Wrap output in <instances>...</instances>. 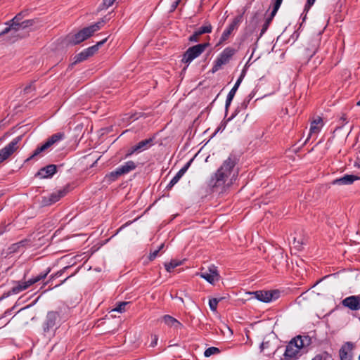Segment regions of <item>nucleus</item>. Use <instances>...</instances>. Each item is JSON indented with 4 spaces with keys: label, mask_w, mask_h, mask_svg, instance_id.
<instances>
[{
    "label": "nucleus",
    "mask_w": 360,
    "mask_h": 360,
    "mask_svg": "<svg viewBox=\"0 0 360 360\" xmlns=\"http://www.w3.org/2000/svg\"><path fill=\"white\" fill-rule=\"evenodd\" d=\"M360 177L353 174H345L342 177L336 179L333 181V184L338 185H349L352 184L355 180L359 179Z\"/></svg>",
    "instance_id": "nucleus-20"
},
{
    "label": "nucleus",
    "mask_w": 360,
    "mask_h": 360,
    "mask_svg": "<svg viewBox=\"0 0 360 360\" xmlns=\"http://www.w3.org/2000/svg\"><path fill=\"white\" fill-rule=\"evenodd\" d=\"M220 352V350L219 348L215 347H210L205 349L204 352V355L206 357H209L213 354H219Z\"/></svg>",
    "instance_id": "nucleus-33"
},
{
    "label": "nucleus",
    "mask_w": 360,
    "mask_h": 360,
    "mask_svg": "<svg viewBox=\"0 0 360 360\" xmlns=\"http://www.w3.org/2000/svg\"><path fill=\"white\" fill-rule=\"evenodd\" d=\"M179 2H180V0H176L175 1L173 2V4H172V8H171L172 11H174L176 8Z\"/></svg>",
    "instance_id": "nucleus-48"
},
{
    "label": "nucleus",
    "mask_w": 360,
    "mask_h": 360,
    "mask_svg": "<svg viewBox=\"0 0 360 360\" xmlns=\"http://www.w3.org/2000/svg\"><path fill=\"white\" fill-rule=\"evenodd\" d=\"M316 0H307V4L305 5V10L306 9H309L311 6H312L314 5V4L315 3Z\"/></svg>",
    "instance_id": "nucleus-46"
},
{
    "label": "nucleus",
    "mask_w": 360,
    "mask_h": 360,
    "mask_svg": "<svg viewBox=\"0 0 360 360\" xmlns=\"http://www.w3.org/2000/svg\"><path fill=\"white\" fill-rule=\"evenodd\" d=\"M238 159L235 155L230 154L229 156L224 160L221 165L211 176L208 186L210 188H224L226 185L229 186L233 183V180L237 176L238 172L235 167L238 163Z\"/></svg>",
    "instance_id": "nucleus-1"
},
{
    "label": "nucleus",
    "mask_w": 360,
    "mask_h": 360,
    "mask_svg": "<svg viewBox=\"0 0 360 360\" xmlns=\"http://www.w3.org/2000/svg\"><path fill=\"white\" fill-rule=\"evenodd\" d=\"M115 0H103V4L105 8H108L112 6Z\"/></svg>",
    "instance_id": "nucleus-43"
},
{
    "label": "nucleus",
    "mask_w": 360,
    "mask_h": 360,
    "mask_svg": "<svg viewBox=\"0 0 360 360\" xmlns=\"http://www.w3.org/2000/svg\"><path fill=\"white\" fill-rule=\"evenodd\" d=\"M343 307L348 308L352 311H358L360 309V296L351 295L342 300Z\"/></svg>",
    "instance_id": "nucleus-13"
},
{
    "label": "nucleus",
    "mask_w": 360,
    "mask_h": 360,
    "mask_svg": "<svg viewBox=\"0 0 360 360\" xmlns=\"http://www.w3.org/2000/svg\"><path fill=\"white\" fill-rule=\"evenodd\" d=\"M49 272L50 269H48L46 271L40 273L39 275L31 278L27 281L15 282V285H14L9 291L4 292L1 297L0 298V300H2L3 299L6 298L11 296V295L18 294L20 292L27 289L33 284L45 278Z\"/></svg>",
    "instance_id": "nucleus-4"
},
{
    "label": "nucleus",
    "mask_w": 360,
    "mask_h": 360,
    "mask_svg": "<svg viewBox=\"0 0 360 360\" xmlns=\"http://www.w3.org/2000/svg\"><path fill=\"white\" fill-rule=\"evenodd\" d=\"M243 80V76L240 75V77L237 79V81L236 82L234 86H233V88L231 89V91L229 92L228 95H227V97H226V103H225V109H226V112L228 111V108L230 106L233 98H234V96L241 83Z\"/></svg>",
    "instance_id": "nucleus-18"
},
{
    "label": "nucleus",
    "mask_w": 360,
    "mask_h": 360,
    "mask_svg": "<svg viewBox=\"0 0 360 360\" xmlns=\"http://www.w3.org/2000/svg\"><path fill=\"white\" fill-rule=\"evenodd\" d=\"M212 27L210 22H205L202 26L199 27L196 31L198 34H202L205 33H210L212 32Z\"/></svg>",
    "instance_id": "nucleus-29"
},
{
    "label": "nucleus",
    "mask_w": 360,
    "mask_h": 360,
    "mask_svg": "<svg viewBox=\"0 0 360 360\" xmlns=\"http://www.w3.org/2000/svg\"><path fill=\"white\" fill-rule=\"evenodd\" d=\"M152 338H153V340L150 343V347H154L158 344V338L156 335H153Z\"/></svg>",
    "instance_id": "nucleus-44"
},
{
    "label": "nucleus",
    "mask_w": 360,
    "mask_h": 360,
    "mask_svg": "<svg viewBox=\"0 0 360 360\" xmlns=\"http://www.w3.org/2000/svg\"><path fill=\"white\" fill-rule=\"evenodd\" d=\"M354 345L352 342H345L339 351L340 360H352V351Z\"/></svg>",
    "instance_id": "nucleus-15"
},
{
    "label": "nucleus",
    "mask_w": 360,
    "mask_h": 360,
    "mask_svg": "<svg viewBox=\"0 0 360 360\" xmlns=\"http://www.w3.org/2000/svg\"><path fill=\"white\" fill-rule=\"evenodd\" d=\"M154 138H149L139 142L135 145V150H138V153L143 152L153 145Z\"/></svg>",
    "instance_id": "nucleus-23"
},
{
    "label": "nucleus",
    "mask_w": 360,
    "mask_h": 360,
    "mask_svg": "<svg viewBox=\"0 0 360 360\" xmlns=\"http://www.w3.org/2000/svg\"><path fill=\"white\" fill-rule=\"evenodd\" d=\"M21 140V136L13 139L8 145L0 150V162L8 158L18 148V144Z\"/></svg>",
    "instance_id": "nucleus-10"
},
{
    "label": "nucleus",
    "mask_w": 360,
    "mask_h": 360,
    "mask_svg": "<svg viewBox=\"0 0 360 360\" xmlns=\"http://www.w3.org/2000/svg\"><path fill=\"white\" fill-rule=\"evenodd\" d=\"M316 49L314 48V49L313 50V51L311 53H307V55H309L310 56V58H311L316 53Z\"/></svg>",
    "instance_id": "nucleus-50"
},
{
    "label": "nucleus",
    "mask_w": 360,
    "mask_h": 360,
    "mask_svg": "<svg viewBox=\"0 0 360 360\" xmlns=\"http://www.w3.org/2000/svg\"><path fill=\"white\" fill-rule=\"evenodd\" d=\"M159 250H155L150 254L149 259L153 260L158 255Z\"/></svg>",
    "instance_id": "nucleus-45"
},
{
    "label": "nucleus",
    "mask_w": 360,
    "mask_h": 360,
    "mask_svg": "<svg viewBox=\"0 0 360 360\" xmlns=\"http://www.w3.org/2000/svg\"><path fill=\"white\" fill-rule=\"evenodd\" d=\"M182 262L181 261L172 260L169 263H165V267L167 272H172L174 268L180 266Z\"/></svg>",
    "instance_id": "nucleus-28"
},
{
    "label": "nucleus",
    "mask_w": 360,
    "mask_h": 360,
    "mask_svg": "<svg viewBox=\"0 0 360 360\" xmlns=\"http://www.w3.org/2000/svg\"><path fill=\"white\" fill-rule=\"evenodd\" d=\"M331 356L328 352H323L316 355L311 360H330Z\"/></svg>",
    "instance_id": "nucleus-36"
},
{
    "label": "nucleus",
    "mask_w": 360,
    "mask_h": 360,
    "mask_svg": "<svg viewBox=\"0 0 360 360\" xmlns=\"http://www.w3.org/2000/svg\"><path fill=\"white\" fill-rule=\"evenodd\" d=\"M14 307H15V306H14L13 307L11 308V309H7V310L4 312V314L0 317V319H3V318H4V317H6V316H8V315H10V314H11V312H12L13 309H14Z\"/></svg>",
    "instance_id": "nucleus-47"
},
{
    "label": "nucleus",
    "mask_w": 360,
    "mask_h": 360,
    "mask_svg": "<svg viewBox=\"0 0 360 360\" xmlns=\"http://www.w3.org/2000/svg\"><path fill=\"white\" fill-rule=\"evenodd\" d=\"M136 165L134 162L129 160L126 162L124 165H120L116 168V172L120 175L127 174L131 171L135 169Z\"/></svg>",
    "instance_id": "nucleus-22"
},
{
    "label": "nucleus",
    "mask_w": 360,
    "mask_h": 360,
    "mask_svg": "<svg viewBox=\"0 0 360 360\" xmlns=\"http://www.w3.org/2000/svg\"><path fill=\"white\" fill-rule=\"evenodd\" d=\"M192 161L193 159L190 160L171 179V181H169L167 186L168 188H172L180 180V179L183 176V175L186 173V172L191 166Z\"/></svg>",
    "instance_id": "nucleus-17"
},
{
    "label": "nucleus",
    "mask_w": 360,
    "mask_h": 360,
    "mask_svg": "<svg viewBox=\"0 0 360 360\" xmlns=\"http://www.w3.org/2000/svg\"><path fill=\"white\" fill-rule=\"evenodd\" d=\"M89 57L87 56V54L86 53L85 51H82V52H80L79 53L75 55V56L74 57V64L75 63H80L82 61H84L86 59H87Z\"/></svg>",
    "instance_id": "nucleus-31"
},
{
    "label": "nucleus",
    "mask_w": 360,
    "mask_h": 360,
    "mask_svg": "<svg viewBox=\"0 0 360 360\" xmlns=\"http://www.w3.org/2000/svg\"><path fill=\"white\" fill-rule=\"evenodd\" d=\"M106 40L107 39H105L101 41L97 42L96 44L84 49L86 53L87 54V56L90 57L93 56L98 51V47L103 44Z\"/></svg>",
    "instance_id": "nucleus-27"
},
{
    "label": "nucleus",
    "mask_w": 360,
    "mask_h": 360,
    "mask_svg": "<svg viewBox=\"0 0 360 360\" xmlns=\"http://www.w3.org/2000/svg\"><path fill=\"white\" fill-rule=\"evenodd\" d=\"M282 1H283V0H275V2L274 4V8L270 14V16L266 19L264 25H262V28L261 32H260V36H262L268 30L269 26L270 23L271 22L273 18L276 15L278 10L279 9V8L282 4Z\"/></svg>",
    "instance_id": "nucleus-14"
},
{
    "label": "nucleus",
    "mask_w": 360,
    "mask_h": 360,
    "mask_svg": "<svg viewBox=\"0 0 360 360\" xmlns=\"http://www.w3.org/2000/svg\"><path fill=\"white\" fill-rule=\"evenodd\" d=\"M22 14L18 13L17 14L13 19L10 20V22H20V21L22 20Z\"/></svg>",
    "instance_id": "nucleus-42"
},
{
    "label": "nucleus",
    "mask_w": 360,
    "mask_h": 360,
    "mask_svg": "<svg viewBox=\"0 0 360 360\" xmlns=\"http://www.w3.org/2000/svg\"><path fill=\"white\" fill-rule=\"evenodd\" d=\"M200 275L201 278H204L211 284H213L216 281H217L219 277V274L214 268L210 269L208 271L202 272Z\"/></svg>",
    "instance_id": "nucleus-21"
},
{
    "label": "nucleus",
    "mask_w": 360,
    "mask_h": 360,
    "mask_svg": "<svg viewBox=\"0 0 360 360\" xmlns=\"http://www.w3.org/2000/svg\"><path fill=\"white\" fill-rule=\"evenodd\" d=\"M164 246H165L164 243H162L157 250H159V252H160L164 248Z\"/></svg>",
    "instance_id": "nucleus-51"
},
{
    "label": "nucleus",
    "mask_w": 360,
    "mask_h": 360,
    "mask_svg": "<svg viewBox=\"0 0 360 360\" xmlns=\"http://www.w3.org/2000/svg\"><path fill=\"white\" fill-rule=\"evenodd\" d=\"M34 89V87L33 86V83H30V84H28L27 86H26L23 90L24 93L25 94H28L30 92H31L32 91H33Z\"/></svg>",
    "instance_id": "nucleus-39"
},
{
    "label": "nucleus",
    "mask_w": 360,
    "mask_h": 360,
    "mask_svg": "<svg viewBox=\"0 0 360 360\" xmlns=\"http://www.w3.org/2000/svg\"><path fill=\"white\" fill-rule=\"evenodd\" d=\"M63 321L60 311H48L41 325L44 335L49 337L54 336L56 330L59 328Z\"/></svg>",
    "instance_id": "nucleus-2"
},
{
    "label": "nucleus",
    "mask_w": 360,
    "mask_h": 360,
    "mask_svg": "<svg viewBox=\"0 0 360 360\" xmlns=\"http://www.w3.org/2000/svg\"><path fill=\"white\" fill-rule=\"evenodd\" d=\"M64 138H65V134L63 132H58V133L53 134L49 139H48V140L44 144H42L40 146H38L34 150L32 155L29 158L27 159V161L37 156L41 153L45 151L49 148H50L55 143H57L59 141L64 139Z\"/></svg>",
    "instance_id": "nucleus-8"
},
{
    "label": "nucleus",
    "mask_w": 360,
    "mask_h": 360,
    "mask_svg": "<svg viewBox=\"0 0 360 360\" xmlns=\"http://www.w3.org/2000/svg\"><path fill=\"white\" fill-rule=\"evenodd\" d=\"M68 278H65V280H64L63 281H62V283H63L65 281H67V279H68Z\"/></svg>",
    "instance_id": "nucleus-53"
},
{
    "label": "nucleus",
    "mask_w": 360,
    "mask_h": 360,
    "mask_svg": "<svg viewBox=\"0 0 360 360\" xmlns=\"http://www.w3.org/2000/svg\"><path fill=\"white\" fill-rule=\"evenodd\" d=\"M255 93L252 91L248 96L247 98L243 101L241 103L240 107H238L237 109L240 110V109H246L250 101L255 97Z\"/></svg>",
    "instance_id": "nucleus-30"
},
{
    "label": "nucleus",
    "mask_w": 360,
    "mask_h": 360,
    "mask_svg": "<svg viewBox=\"0 0 360 360\" xmlns=\"http://www.w3.org/2000/svg\"><path fill=\"white\" fill-rule=\"evenodd\" d=\"M255 297L259 301L263 302H270L273 300L278 299L280 296L278 290H257L252 292Z\"/></svg>",
    "instance_id": "nucleus-9"
},
{
    "label": "nucleus",
    "mask_w": 360,
    "mask_h": 360,
    "mask_svg": "<svg viewBox=\"0 0 360 360\" xmlns=\"http://www.w3.org/2000/svg\"><path fill=\"white\" fill-rule=\"evenodd\" d=\"M208 46V43H203L188 48L184 53L181 62L186 64L191 63L194 59L200 56Z\"/></svg>",
    "instance_id": "nucleus-6"
},
{
    "label": "nucleus",
    "mask_w": 360,
    "mask_h": 360,
    "mask_svg": "<svg viewBox=\"0 0 360 360\" xmlns=\"http://www.w3.org/2000/svg\"><path fill=\"white\" fill-rule=\"evenodd\" d=\"M200 34H198V32L195 31L191 36L189 37V41L191 42H197L198 41V37Z\"/></svg>",
    "instance_id": "nucleus-38"
},
{
    "label": "nucleus",
    "mask_w": 360,
    "mask_h": 360,
    "mask_svg": "<svg viewBox=\"0 0 360 360\" xmlns=\"http://www.w3.org/2000/svg\"><path fill=\"white\" fill-rule=\"evenodd\" d=\"M239 112V110L238 109H236L235 112L229 117L227 119V120L224 121V122H222L219 127H218L217 129V131H223L224 130V129L226 128V124L228 122L231 121L232 119H233V117H235V116Z\"/></svg>",
    "instance_id": "nucleus-34"
},
{
    "label": "nucleus",
    "mask_w": 360,
    "mask_h": 360,
    "mask_svg": "<svg viewBox=\"0 0 360 360\" xmlns=\"http://www.w3.org/2000/svg\"><path fill=\"white\" fill-rule=\"evenodd\" d=\"M356 105H357L358 106H360V101L357 102Z\"/></svg>",
    "instance_id": "nucleus-52"
},
{
    "label": "nucleus",
    "mask_w": 360,
    "mask_h": 360,
    "mask_svg": "<svg viewBox=\"0 0 360 360\" xmlns=\"http://www.w3.org/2000/svg\"><path fill=\"white\" fill-rule=\"evenodd\" d=\"M358 359H359V360H360V355L359 356V358H358Z\"/></svg>",
    "instance_id": "nucleus-54"
},
{
    "label": "nucleus",
    "mask_w": 360,
    "mask_h": 360,
    "mask_svg": "<svg viewBox=\"0 0 360 360\" xmlns=\"http://www.w3.org/2000/svg\"><path fill=\"white\" fill-rule=\"evenodd\" d=\"M242 21H243V15H237L236 17H235L233 19L232 22L229 24V25L223 32V33L220 37L219 44H222L224 41H226L229 39L230 35L232 34V32L233 31L238 30L239 25L241 23Z\"/></svg>",
    "instance_id": "nucleus-11"
},
{
    "label": "nucleus",
    "mask_w": 360,
    "mask_h": 360,
    "mask_svg": "<svg viewBox=\"0 0 360 360\" xmlns=\"http://www.w3.org/2000/svg\"><path fill=\"white\" fill-rule=\"evenodd\" d=\"M354 167L358 169H360V160H358L354 162Z\"/></svg>",
    "instance_id": "nucleus-49"
},
{
    "label": "nucleus",
    "mask_w": 360,
    "mask_h": 360,
    "mask_svg": "<svg viewBox=\"0 0 360 360\" xmlns=\"http://www.w3.org/2000/svg\"><path fill=\"white\" fill-rule=\"evenodd\" d=\"M336 122L337 126L335 128V131L341 129L345 124H347L349 122V118L346 114L342 113Z\"/></svg>",
    "instance_id": "nucleus-26"
},
{
    "label": "nucleus",
    "mask_w": 360,
    "mask_h": 360,
    "mask_svg": "<svg viewBox=\"0 0 360 360\" xmlns=\"http://www.w3.org/2000/svg\"><path fill=\"white\" fill-rule=\"evenodd\" d=\"M6 25H8L1 33L0 36L6 34L9 32H12L13 34L17 32L20 29H24L29 25H31L32 23L30 20H25L22 22H7Z\"/></svg>",
    "instance_id": "nucleus-12"
},
{
    "label": "nucleus",
    "mask_w": 360,
    "mask_h": 360,
    "mask_svg": "<svg viewBox=\"0 0 360 360\" xmlns=\"http://www.w3.org/2000/svg\"><path fill=\"white\" fill-rule=\"evenodd\" d=\"M135 153H139L138 150H135V146H134L129 149L127 153L126 154V157H129Z\"/></svg>",
    "instance_id": "nucleus-41"
},
{
    "label": "nucleus",
    "mask_w": 360,
    "mask_h": 360,
    "mask_svg": "<svg viewBox=\"0 0 360 360\" xmlns=\"http://www.w3.org/2000/svg\"><path fill=\"white\" fill-rule=\"evenodd\" d=\"M7 226L8 225L5 222L0 224V235L3 234L7 231Z\"/></svg>",
    "instance_id": "nucleus-40"
},
{
    "label": "nucleus",
    "mask_w": 360,
    "mask_h": 360,
    "mask_svg": "<svg viewBox=\"0 0 360 360\" xmlns=\"http://www.w3.org/2000/svg\"><path fill=\"white\" fill-rule=\"evenodd\" d=\"M236 53V50L232 47H226L224 49L214 60V63L212 67V72L218 71L222 65L228 63Z\"/></svg>",
    "instance_id": "nucleus-7"
},
{
    "label": "nucleus",
    "mask_w": 360,
    "mask_h": 360,
    "mask_svg": "<svg viewBox=\"0 0 360 360\" xmlns=\"http://www.w3.org/2000/svg\"><path fill=\"white\" fill-rule=\"evenodd\" d=\"M323 127V121L321 117H318L311 123L310 129H309V136H311L313 134H318Z\"/></svg>",
    "instance_id": "nucleus-24"
},
{
    "label": "nucleus",
    "mask_w": 360,
    "mask_h": 360,
    "mask_svg": "<svg viewBox=\"0 0 360 360\" xmlns=\"http://www.w3.org/2000/svg\"><path fill=\"white\" fill-rule=\"evenodd\" d=\"M65 195L63 191H58L56 192L51 193L47 197H44L43 202L46 205L53 204L58 202L62 197Z\"/></svg>",
    "instance_id": "nucleus-19"
},
{
    "label": "nucleus",
    "mask_w": 360,
    "mask_h": 360,
    "mask_svg": "<svg viewBox=\"0 0 360 360\" xmlns=\"http://www.w3.org/2000/svg\"><path fill=\"white\" fill-rule=\"evenodd\" d=\"M129 304L127 302H120L117 304V306L112 309L113 311H117L119 313H122L125 311V307Z\"/></svg>",
    "instance_id": "nucleus-35"
},
{
    "label": "nucleus",
    "mask_w": 360,
    "mask_h": 360,
    "mask_svg": "<svg viewBox=\"0 0 360 360\" xmlns=\"http://www.w3.org/2000/svg\"><path fill=\"white\" fill-rule=\"evenodd\" d=\"M222 300L220 298H212L209 300V307L212 311H216L217 309L218 303Z\"/></svg>",
    "instance_id": "nucleus-32"
},
{
    "label": "nucleus",
    "mask_w": 360,
    "mask_h": 360,
    "mask_svg": "<svg viewBox=\"0 0 360 360\" xmlns=\"http://www.w3.org/2000/svg\"><path fill=\"white\" fill-rule=\"evenodd\" d=\"M120 174H117L116 172V169L106 175V178L109 179L110 181H115L119 176H120Z\"/></svg>",
    "instance_id": "nucleus-37"
},
{
    "label": "nucleus",
    "mask_w": 360,
    "mask_h": 360,
    "mask_svg": "<svg viewBox=\"0 0 360 360\" xmlns=\"http://www.w3.org/2000/svg\"><path fill=\"white\" fill-rule=\"evenodd\" d=\"M105 20L102 19L101 21L97 22L89 27H84L75 34H70L66 37V41L68 44L76 45L78 44L89 37H90L95 32L100 30L105 23Z\"/></svg>",
    "instance_id": "nucleus-3"
},
{
    "label": "nucleus",
    "mask_w": 360,
    "mask_h": 360,
    "mask_svg": "<svg viewBox=\"0 0 360 360\" xmlns=\"http://www.w3.org/2000/svg\"><path fill=\"white\" fill-rule=\"evenodd\" d=\"M304 346L301 336H297L292 339L286 346L284 352L285 360H296L301 355L300 350Z\"/></svg>",
    "instance_id": "nucleus-5"
},
{
    "label": "nucleus",
    "mask_w": 360,
    "mask_h": 360,
    "mask_svg": "<svg viewBox=\"0 0 360 360\" xmlns=\"http://www.w3.org/2000/svg\"><path fill=\"white\" fill-rule=\"evenodd\" d=\"M162 319L164 323L169 326H174L175 328L182 326V324L179 321L169 315H165Z\"/></svg>",
    "instance_id": "nucleus-25"
},
{
    "label": "nucleus",
    "mask_w": 360,
    "mask_h": 360,
    "mask_svg": "<svg viewBox=\"0 0 360 360\" xmlns=\"http://www.w3.org/2000/svg\"><path fill=\"white\" fill-rule=\"evenodd\" d=\"M57 172V167L55 165H49L42 167L36 174V176H39L41 179L51 178Z\"/></svg>",
    "instance_id": "nucleus-16"
}]
</instances>
